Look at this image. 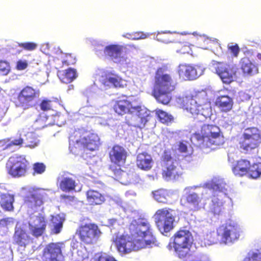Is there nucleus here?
I'll list each match as a JSON object with an SVG mask.
<instances>
[{"label": "nucleus", "mask_w": 261, "mask_h": 261, "mask_svg": "<svg viewBox=\"0 0 261 261\" xmlns=\"http://www.w3.org/2000/svg\"><path fill=\"white\" fill-rule=\"evenodd\" d=\"M129 235H121L117 237L115 244L121 255L132 251L152 247L155 244L156 238L149 223L133 221L129 225Z\"/></svg>", "instance_id": "1"}, {"label": "nucleus", "mask_w": 261, "mask_h": 261, "mask_svg": "<svg viewBox=\"0 0 261 261\" xmlns=\"http://www.w3.org/2000/svg\"><path fill=\"white\" fill-rule=\"evenodd\" d=\"M99 145L98 135L83 128L75 129L69 136V149L73 153L81 150L93 151L97 150Z\"/></svg>", "instance_id": "2"}, {"label": "nucleus", "mask_w": 261, "mask_h": 261, "mask_svg": "<svg viewBox=\"0 0 261 261\" xmlns=\"http://www.w3.org/2000/svg\"><path fill=\"white\" fill-rule=\"evenodd\" d=\"M193 138L202 147L220 146L224 143V138L220 127L215 124H203L200 133H195Z\"/></svg>", "instance_id": "3"}, {"label": "nucleus", "mask_w": 261, "mask_h": 261, "mask_svg": "<svg viewBox=\"0 0 261 261\" xmlns=\"http://www.w3.org/2000/svg\"><path fill=\"white\" fill-rule=\"evenodd\" d=\"M173 247L177 255L187 261H195L190 253V247L193 241L191 232L187 229L180 228L172 237Z\"/></svg>", "instance_id": "4"}, {"label": "nucleus", "mask_w": 261, "mask_h": 261, "mask_svg": "<svg viewBox=\"0 0 261 261\" xmlns=\"http://www.w3.org/2000/svg\"><path fill=\"white\" fill-rule=\"evenodd\" d=\"M261 144V133L256 127L246 128L239 142L240 149L246 154L251 153Z\"/></svg>", "instance_id": "5"}, {"label": "nucleus", "mask_w": 261, "mask_h": 261, "mask_svg": "<svg viewBox=\"0 0 261 261\" xmlns=\"http://www.w3.org/2000/svg\"><path fill=\"white\" fill-rule=\"evenodd\" d=\"M101 233L98 226L95 223L81 224L75 231L81 242L87 245L96 243Z\"/></svg>", "instance_id": "6"}, {"label": "nucleus", "mask_w": 261, "mask_h": 261, "mask_svg": "<svg viewBox=\"0 0 261 261\" xmlns=\"http://www.w3.org/2000/svg\"><path fill=\"white\" fill-rule=\"evenodd\" d=\"M128 156L126 149L120 145H114L110 150L109 157L112 164L109 168L115 176H119L123 172L121 168L125 165Z\"/></svg>", "instance_id": "7"}, {"label": "nucleus", "mask_w": 261, "mask_h": 261, "mask_svg": "<svg viewBox=\"0 0 261 261\" xmlns=\"http://www.w3.org/2000/svg\"><path fill=\"white\" fill-rule=\"evenodd\" d=\"M6 168L8 174L13 178L24 177L30 168L29 161L23 155L12 156L8 160Z\"/></svg>", "instance_id": "8"}, {"label": "nucleus", "mask_w": 261, "mask_h": 261, "mask_svg": "<svg viewBox=\"0 0 261 261\" xmlns=\"http://www.w3.org/2000/svg\"><path fill=\"white\" fill-rule=\"evenodd\" d=\"M154 217L157 227L162 234L173 229L175 218L174 210L168 207L160 208L155 213Z\"/></svg>", "instance_id": "9"}, {"label": "nucleus", "mask_w": 261, "mask_h": 261, "mask_svg": "<svg viewBox=\"0 0 261 261\" xmlns=\"http://www.w3.org/2000/svg\"><path fill=\"white\" fill-rule=\"evenodd\" d=\"M40 90L27 85L23 87L15 98L14 102L17 107L28 109L33 107V103L37 101L40 96Z\"/></svg>", "instance_id": "10"}, {"label": "nucleus", "mask_w": 261, "mask_h": 261, "mask_svg": "<svg viewBox=\"0 0 261 261\" xmlns=\"http://www.w3.org/2000/svg\"><path fill=\"white\" fill-rule=\"evenodd\" d=\"M63 242H51L47 244L42 252V261H65Z\"/></svg>", "instance_id": "11"}, {"label": "nucleus", "mask_w": 261, "mask_h": 261, "mask_svg": "<svg viewBox=\"0 0 261 261\" xmlns=\"http://www.w3.org/2000/svg\"><path fill=\"white\" fill-rule=\"evenodd\" d=\"M166 69L160 67L155 73L154 83L153 89L174 91L176 89V83L174 82L171 76L166 73Z\"/></svg>", "instance_id": "12"}, {"label": "nucleus", "mask_w": 261, "mask_h": 261, "mask_svg": "<svg viewBox=\"0 0 261 261\" xmlns=\"http://www.w3.org/2000/svg\"><path fill=\"white\" fill-rule=\"evenodd\" d=\"M139 108V105H134L132 97L125 95L119 97L113 107L114 111L119 116L132 114L138 110Z\"/></svg>", "instance_id": "13"}, {"label": "nucleus", "mask_w": 261, "mask_h": 261, "mask_svg": "<svg viewBox=\"0 0 261 261\" xmlns=\"http://www.w3.org/2000/svg\"><path fill=\"white\" fill-rule=\"evenodd\" d=\"M216 74L223 83L229 84L234 81L236 76L234 66L225 62H216L213 64Z\"/></svg>", "instance_id": "14"}, {"label": "nucleus", "mask_w": 261, "mask_h": 261, "mask_svg": "<svg viewBox=\"0 0 261 261\" xmlns=\"http://www.w3.org/2000/svg\"><path fill=\"white\" fill-rule=\"evenodd\" d=\"M204 71V67L198 64H180L178 69L179 76L187 81L196 80L202 75Z\"/></svg>", "instance_id": "15"}, {"label": "nucleus", "mask_w": 261, "mask_h": 261, "mask_svg": "<svg viewBox=\"0 0 261 261\" xmlns=\"http://www.w3.org/2000/svg\"><path fill=\"white\" fill-rule=\"evenodd\" d=\"M48 221L41 214L33 217L28 222L30 233L35 238L43 236L46 232Z\"/></svg>", "instance_id": "16"}, {"label": "nucleus", "mask_w": 261, "mask_h": 261, "mask_svg": "<svg viewBox=\"0 0 261 261\" xmlns=\"http://www.w3.org/2000/svg\"><path fill=\"white\" fill-rule=\"evenodd\" d=\"M218 236L224 243H231L238 239L239 233L237 226L230 222H226L217 229Z\"/></svg>", "instance_id": "17"}, {"label": "nucleus", "mask_w": 261, "mask_h": 261, "mask_svg": "<svg viewBox=\"0 0 261 261\" xmlns=\"http://www.w3.org/2000/svg\"><path fill=\"white\" fill-rule=\"evenodd\" d=\"M136 48L134 45L128 44L125 46L119 44H111L106 46L103 50L105 55L110 58L115 62H120L122 53L128 54L129 50L135 49Z\"/></svg>", "instance_id": "18"}, {"label": "nucleus", "mask_w": 261, "mask_h": 261, "mask_svg": "<svg viewBox=\"0 0 261 261\" xmlns=\"http://www.w3.org/2000/svg\"><path fill=\"white\" fill-rule=\"evenodd\" d=\"M245 56L239 62L240 69L244 76H252L259 72L258 65L250 60L253 55L252 50H247L244 52Z\"/></svg>", "instance_id": "19"}, {"label": "nucleus", "mask_w": 261, "mask_h": 261, "mask_svg": "<svg viewBox=\"0 0 261 261\" xmlns=\"http://www.w3.org/2000/svg\"><path fill=\"white\" fill-rule=\"evenodd\" d=\"M47 196L44 190L32 188L24 199V203L31 208L40 206L43 203V199Z\"/></svg>", "instance_id": "20"}, {"label": "nucleus", "mask_w": 261, "mask_h": 261, "mask_svg": "<svg viewBox=\"0 0 261 261\" xmlns=\"http://www.w3.org/2000/svg\"><path fill=\"white\" fill-rule=\"evenodd\" d=\"M182 175V169L176 161L166 164L162 171V176L168 180H177Z\"/></svg>", "instance_id": "21"}, {"label": "nucleus", "mask_w": 261, "mask_h": 261, "mask_svg": "<svg viewBox=\"0 0 261 261\" xmlns=\"http://www.w3.org/2000/svg\"><path fill=\"white\" fill-rule=\"evenodd\" d=\"M201 198L195 192L187 193L180 199V204L183 206L187 207L191 211H197L201 207Z\"/></svg>", "instance_id": "22"}, {"label": "nucleus", "mask_w": 261, "mask_h": 261, "mask_svg": "<svg viewBox=\"0 0 261 261\" xmlns=\"http://www.w3.org/2000/svg\"><path fill=\"white\" fill-rule=\"evenodd\" d=\"M198 97L196 96L187 95L183 97L182 100V107L187 111L189 112L192 115L195 116L201 113L202 109L200 104H198Z\"/></svg>", "instance_id": "23"}, {"label": "nucleus", "mask_w": 261, "mask_h": 261, "mask_svg": "<svg viewBox=\"0 0 261 261\" xmlns=\"http://www.w3.org/2000/svg\"><path fill=\"white\" fill-rule=\"evenodd\" d=\"M14 243L19 247H25L33 242V239L23 227L16 226L13 234Z\"/></svg>", "instance_id": "24"}, {"label": "nucleus", "mask_w": 261, "mask_h": 261, "mask_svg": "<svg viewBox=\"0 0 261 261\" xmlns=\"http://www.w3.org/2000/svg\"><path fill=\"white\" fill-rule=\"evenodd\" d=\"M101 77L102 84L105 86H113L115 88L123 87L122 78L112 71L104 72Z\"/></svg>", "instance_id": "25"}, {"label": "nucleus", "mask_w": 261, "mask_h": 261, "mask_svg": "<svg viewBox=\"0 0 261 261\" xmlns=\"http://www.w3.org/2000/svg\"><path fill=\"white\" fill-rule=\"evenodd\" d=\"M136 165L142 170L149 171L152 167L153 160L150 154L146 152L139 153L136 158Z\"/></svg>", "instance_id": "26"}, {"label": "nucleus", "mask_w": 261, "mask_h": 261, "mask_svg": "<svg viewBox=\"0 0 261 261\" xmlns=\"http://www.w3.org/2000/svg\"><path fill=\"white\" fill-rule=\"evenodd\" d=\"M250 162L246 159L238 160L232 168L236 176L242 177L249 174Z\"/></svg>", "instance_id": "27"}, {"label": "nucleus", "mask_w": 261, "mask_h": 261, "mask_svg": "<svg viewBox=\"0 0 261 261\" xmlns=\"http://www.w3.org/2000/svg\"><path fill=\"white\" fill-rule=\"evenodd\" d=\"M216 105L221 112L226 113L232 109L233 101L227 95H221L217 98Z\"/></svg>", "instance_id": "28"}, {"label": "nucleus", "mask_w": 261, "mask_h": 261, "mask_svg": "<svg viewBox=\"0 0 261 261\" xmlns=\"http://www.w3.org/2000/svg\"><path fill=\"white\" fill-rule=\"evenodd\" d=\"M173 91L153 89L152 95L159 102L163 105H167L171 99V94Z\"/></svg>", "instance_id": "29"}, {"label": "nucleus", "mask_w": 261, "mask_h": 261, "mask_svg": "<svg viewBox=\"0 0 261 261\" xmlns=\"http://www.w3.org/2000/svg\"><path fill=\"white\" fill-rule=\"evenodd\" d=\"M77 184L71 177H64L59 181V188L64 192H70L75 190Z\"/></svg>", "instance_id": "30"}, {"label": "nucleus", "mask_w": 261, "mask_h": 261, "mask_svg": "<svg viewBox=\"0 0 261 261\" xmlns=\"http://www.w3.org/2000/svg\"><path fill=\"white\" fill-rule=\"evenodd\" d=\"M151 193L156 201L163 204L168 203L171 196V194L168 190L162 188L153 191Z\"/></svg>", "instance_id": "31"}, {"label": "nucleus", "mask_w": 261, "mask_h": 261, "mask_svg": "<svg viewBox=\"0 0 261 261\" xmlns=\"http://www.w3.org/2000/svg\"><path fill=\"white\" fill-rule=\"evenodd\" d=\"M88 201L92 205L101 204L105 201L103 195L94 190H89L86 193Z\"/></svg>", "instance_id": "32"}, {"label": "nucleus", "mask_w": 261, "mask_h": 261, "mask_svg": "<svg viewBox=\"0 0 261 261\" xmlns=\"http://www.w3.org/2000/svg\"><path fill=\"white\" fill-rule=\"evenodd\" d=\"M0 197V204L3 210L6 211H13L14 196L8 193H4L1 195Z\"/></svg>", "instance_id": "33"}, {"label": "nucleus", "mask_w": 261, "mask_h": 261, "mask_svg": "<svg viewBox=\"0 0 261 261\" xmlns=\"http://www.w3.org/2000/svg\"><path fill=\"white\" fill-rule=\"evenodd\" d=\"M58 76L62 83L68 84L76 78V71L75 69L69 68L62 72H60Z\"/></svg>", "instance_id": "34"}, {"label": "nucleus", "mask_w": 261, "mask_h": 261, "mask_svg": "<svg viewBox=\"0 0 261 261\" xmlns=\"http://www.w3.org/2000/svg\"><path fill=\"white\" fill-rule=\"evenodd\" d=\"M136 112L138 113L137 116L139 119V122L135 126L142 128L145 126L146 123L151 117V116L149 112L147 111L145 109H142L140 106H139L138 110H137Z\"/></svg>", "instance_id": "35"}, {"label": "nucleus", "mask_w": 261, "mask_h": 261, "mask_svg": "<svg viewBox=\"0 0 261 261\" xmlns=\"http://www.w3.org/2000/svg\"><path fill=\"white\" fill-rule=\"evenodd\" d=\"M18 47H21L23 49L25 50L32 51L35 50L37 48V44L33 42L18 43L17 44L14 45L10 49L13 50V54H19L22 51V50L17 49Z\"/></svg>", "instance_id": "36"}, {"label": "nucleus", "mask_w": 261, "mask_h": 261, "mask_svg": "<svg viewBox=\"0 0 261 261\" xmlns=\"http://www.w3.org/2000/svg\"><path fill=\"white\" fill-rule=\"evenodd\" d=\"M155 114L159 121L164 124L169 125L173 121L174 118L173 116L162 110L156 109Z\"/></svg>", "instance_id": "37"}, {"label": "nucleus", "mask_w": 261, "mask_h": 261, "mask_svg": "<svg viewBox=\"0 0 261 261\" xmlns=\"http://www.w3.org/2000/svg\"><path fill=\"white\" fill-rule=\"evenodd\" d=\"M1 141L4 143V147L5 150L11 148L13 146L21 147L24 143V140L21 137V135H20L18 138H14L10 142L9 138L2 139Z\"/></svg>", "instance_id": "38"}, {"label": "nucleus", "mask_w": 261, "mask_h": 261, "mask_svg": "<svg viewBox=\"0 0 261 261\" xmlns=\"http://www.w3.org/2000/svg\"><path fill=\"white\" fill-rule=\"evenodd\" d=\"M24 140L25 147L33 148L36 147L39 141L35 134L32 132H28L25 135V139Z\"/></svg>", "instance_id": "39"}, {"label": "nucleus", "mask_w": 261, "mask_h": 261, "mask_svg": "<svg viewBox=\"0 0 261 261\" xmlns=\"http://www.w3.org/2000/svg\"><path fill=\"white\" fill-rule=\"evenodd\" d=\"M243 261H261V248L249 251Z\"/></svg>", "instance_id": "40"}, {"label": "nucleus", "mask_w": 261, "mask_h": 261, "mask_svg": "<svg viewBox=\"0 0 261 261\" xmlns=\"http://www.w3.org/2000/svg\"><path fill=\"white\" fill-rule=\"evenodd\" d=\"M193 46L188 42H179L177 44L176 52L181 54H191V46Z\"/></svg>", "instance_id": "41"}, {"label": "nucleus", "mask_w": 261, "mask_h": 261, "mask_svg": "<svg viewBox=\"0 0 261 261\" xmlns=\"http://www.w3.org/2000/svg\"><path fill=\"white\" fill-rule=\"evenodd\" d=\"M261 175V163L258 162L250 165L249 175L253 178H256Z\"/></svg>", "instance_id": "42"}, {"label": "nucleus", "mask_w": 261, "mask_h": 261, "mask_svg": "<svg viewBox=\"0 0 261 261\" xmlns=\"http://www.w3.org/2000/svg\"><path fill=\"white\" fill-rule=\"evenodd\" d=\"M33 174H41L43 173L46 170V166L43 163L37 162L33 165Z\"/></svg>", "instance_id": "43"}, {"label": "nucleus", "mask_w": 261, "mask_h": 261, "mask_svg": "<svg viewBox=\"0 0 261 261\" xmlns=\"http://www.w3.org/2000/svg\"><path fill=\"white\" fill-rule=\"evenodd\" d=\"M213 211L215 214L219 215L224 209V202L222 201H217L216 199L213 200Z\"/></svg>", "instance_id": "44"}, {"label": "nucleus", "mask_w": 261, "mask_h": 261, "mask_svg": "<svg viewBox=\"0 0 261 261\" xmlns=\"http://www.w3.org/2000/svg\"><path fill=\"white\" fill-rule=\"evenodd\" d=\"M76 62V57L72 54H66L62 61L63 65L67 66L73 65Z\"/></svg>", "instance_id": "45"}, {"label": "nucleus", "mask_w": 261, "mask_h": 261, "mask_svg": "<svg viewBox=\"0 0 261 261\" xmlns=\"http://www.w3.org/2000/svg\"><path fill=\"white\" fill-rule=\"evenodd\" d=\"M52 102L51 100L46 98L42 99L39 104L40 109L44 112L52 110Z\"/></svg>", "instance_id": "46"}, {"label": "nucleus", "mask_w": 261, "mask_h": 261, "mask_svg": "<svg viewBox=\"0 0 261 261\" xmlns=\"http://www.w3.org/2000/svg\"><path fill=\"white\" fill-rule=\"evenodd\" d=\"M10 71V66L9 63L4 60L0 61V74L6 75L8 74Z\"/></svg>", "instance_id": "47"}, {"label": "nucleus", "mask_w": 261, "mask_h": 261, "mask_svg": "<svg viewBox=\"0 0 261 261\" xmlns=\"http://www.w3.org/2000/svg\"><path fill=\"white\" fill-rule=\"evenodd\" d=\"M93 261H117L113 257L106 254H100L96 255Z\"/></svg>", "instance_id": "48"}, {"label": "nucleus", "mask_w": 261, "mask_h": 261, "mask_svg": "<svg viewBox=\"0 0 261 261\" xmlns=\"http://www.w3.org/2000/svg\"><path fill=\"white\" fill-rule=\"evenodd\" d=\"M28 64L27 61L18 60L16 63V68L18 70H22L27 68Z\"/></svg>", "instance_id": "49"}, {"label": "nucleus", "mask_w": 261, "mask_h": 261, "mask_svg": "<svg viewBox=\"0 0 261 261\" xmlns=\"http://www.w3.org/2000/svg\"><path fill=\"white\" fill-rule=\"evenodd\" d=\"M162 160L164 163V166L166 165V164H169V162H171L172 161H174L172 160L171 154L167 151H164L162 157Z\"/></svg>", "instance_id": "50"}, {"label": "nucleus", "mask_w": 261, "mask_h": 261, "mask_svg": "<svg viewBox=\"0 0 261 261\" xmlns=\"http://www.w3.org/2000/svg\"><path fill=\"white\" fill-rule=\"evenodd\" d=\"M228 50L234 57H237L238 56L240 52V48L237 44L229 46L228 47Z\"/></svg>", "instance_id": "51"}, {"label": "nucleus", "mask_w": 261, "mask_h": 261, "mask_svg": "<svg viewBox=\"0 0 261 261\" xmlns=\"http://www.w3.org/2000/svg\"><path fill=\"white\" fill-rule=\"evenodd\" d=\"M60 199L65 203H69L74 200L75 197L66 194H62L60 196Z\"/></svg>", "instance_id": "52"}, {"label": "nucleus", "mask_w": 261, "mask_h": 261, "mask_svg": "<svg viewBox=\"0 0 261 261\" xmlns=\"http://www.w3.org/2000/svg\"><path fill=\"white\" fill-rule=\"evenodd\" d=\"M63 227V222L61 221L54 224L53 231L54 233L58 234L60 232Z\"/></svg>", "instance_id": "53"}, {"label": "nucleus", "mask_w": 261, "mask_h": 261, "mask_svg": "<svg viewBox=\"0 0 261 261\" xmlns=\"http://www.w3.org/2000/svg\"><path fill=\"white\" fill-rule=\"evenodd\" d=\"M34 125L36 126V129H41L44 128L46 124L43 122V120L41 119H38L36 120Z\"/></svg>", "instance_id": "54"}, {"label": "nucleus", "mask_w": 261, "mask_h": 261, "mask_svg": "<svg viewBox=\"0 0 261 261\" xmlns=\"http://www.w3.org/2000/svg\"><path fill=\"white\" fill-rule=\"evenodd\" d=\"M134 39L135 40L144 39L146 38L148 35L143 32H136L134 34Z\"/></svg>", "instance_id": "55"}, {"label": "nucleus", "mask_w": 261, "mask_h": 261, "mask_svg": "<svg viewBox=\"0 0 261 261\" xmlns=\"http://www.w3.org/2000/svg\"><path fill=\"white\" fill-rule=\"evenodd\" d=\"M10 218H6L0 220V227H7L10 223Z\"/></svg>", "instance_id": "56"}, {"label": "nucleus", "mask_w": 261, "mask_h": 261, "mask_svg": "<svg viewBox=\"0 0 261 261\" xmlns=\"http://www.w3.org/2000/svg\"><path fill=\"white\" fill-rule=\"evenodd\" d=\"M178 150L182 153H185L188 151L187 145L182 142H180L178 145Z\"/></svg>", "instance_id": "57"}, {"label": "nucleus", "mask_w": 261, "mask_h": 261, "mask_svg": "<svg viewBox=\"0 0 261 261\" xmlns=\"http://www.w3.org/2000/svg\"><path fill=\"white\" fill-rule=\"evenodd\" d=\"M167 36V34L166 33L161 34L158 36V37H159L158 39L164 43H169L170 42V41L169 40L166 39Z\"/></svg>", "instance_id": "58"}, {"label": "nucleus", "mask_w": 261, "mask_h": 261, "mask_svg": "<svg viewBox=\"0 0 261 261\" xmlns=\"http://www.w3.org/2000/svg\"><path fill=\"white\" fill-rule=\"evenodd\" d=\"M211 188L216 191H221L222 188L220 185L216 183H213L211 185Z\"/></svg>", "instance_id": "59"}, {"label": "nucleus", "mask_w": 261, "mask_h": 261, "mask_svg": "<svg viewBox=\"0 0 261 261\" xmlns=\"http://www.w3.org/2000/svg\"><path fill=\"white\" fill-rule=\"evenodd\" d=\"M257 58L260 60L261 61V54L260 53H258L257 55Z\"/></svg>", "instance_id": "60"}, {"label": "nucleus", "mask_w": 261, "mask_h": 261, "mask_svg": "<svg viewBox=\"0 0 261 261\" xmlns=\"http://www.w3.org/2000/svg\"><path fill=\"white\" fill-rule=\"evenodd\" d=\"M168 247L169 249H171L172 246L171 245V243H170L169 244V245H168Z\"/></svg>", "instance_id": "61"}]
</instances>
